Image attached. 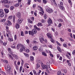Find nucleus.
Masks as SVG:
<instances>
[{
  "instance_id": "nucleus-37",
  "label": "nucleus",
  "mask_w": 75,
  "mask_h": 75,
  "mask_svg": "<svg viewBox=\"0 0 75 75\" xmlns=\"http://www.w3.org/2000/svg\"><path fill=\"white\" fill-rule=\"evenodd\" d=\"M18 45H19V47L20 48H21L22 47H23L24 46L23 45H22V44H18Z\"/></svg>"
},
{
  "instance_id": "nucleus-25",
  "label": "nucleus",
  "mask_w": 75,
  "mask_h": 75,
  "mask_svg": "<svg viewBox=\"0 0 75 75\" xmlns=\"http://www.w3.org/2000/svg\"><path fill=\"white\" fill-rule=\"evenodd\" d=\"M37 25L39 27L40 26V27H41L42 26V24L41 23H39Z\"/></svg>"
},
{
  "instance_id": "nucleus-7",
  "label": "nucleus",
  "mask_w": 75,
  "mask_h": 75,
  "mask_svg": "<svg viewBox=\"0 0 75 75\" xmlns=\"http://www.w3.org/2000/svg\"><path fill=\"white\" fill-rule=\"evenodd\" d=\"M41 66L43 69H48V67H47V65L45 64H43L42 63L41 64Z\"/></svg>"
},
{
  "instance_id": "nucleus-39",
  "label": "nucleus",
  "mask_w": 75,
  "mask_h": 75,
  "mask_svg": "<svg viewBox=\"0 0 75 75\" xmlns=\"http://www.w3.org/2000/svg\"><path fill=\"white\" fill-rule=\"evenodd\" d=\"M13 18V16H9L8 18V20H11L12 18Z\"/></svg>"
},
{
  "instance_id": "nucleus-18",
  "label": "nucleus",
  "mask_w": 75,
  "mask_h": 75,
  "mask_svg": "<svg viewBox=\"0 0 75 75\" xmlns=\"http://www.w3.org/2000/svg\"><path fill=\"white\" fill-rule=\"evenodd\" d=\"M59 7L62 10H65V8L62 6H59Z\"/></svg>"
},
{
  "instance_id": "nucleus-64",
  "label": "nucleus",
  "mask_w": 75,
  "mask_h": 75,
  "mask_svg": "<svg viewBox=\"0 0 75 75\" xmlns=\"http://www.w3.org/2000/svg\"><path fill=\"white\" fill-rule=\"evenodd\" d=\"M75 50H74L73 52H72V54L73 55H75Z\"/></svg>"
},
{
  "instance_id": "nucleus-45",
  "label": "nucleus",
  "mask_w": 75,
  "mask_h": 75,
  "mask_svg": "<svg viewBox=\"0 0 75 75\" xmlns=\"http://www.w3.org/2000/svg\"><path fill=\"white\" fill-rule=\"evenodd\" d=\"M50 57H52V58H53L54 57V55H53V54L51 53V52H50Z\"/></svg>"
},
{
  "instance_id": "nucleus-8",
  "label": "nucleus",
  "mask_w": 75,
  "mask_h": 75,
  "mask_svg": "<svg viewBox=\"0 0 75 75\" xmlns=\"http://www.w3.org/2000/svg\"><path fill=\"white\" fill-rule=\"evenodd\" d=\"M11 35V32L9 30H7L6 31V36L7 37H9V35Z\"/></svg>"
},
{
  "instance_id": "nucleus-21",
  "label": "nucleus",
  "mask_w": 75,
  "mask_h": 75,
  "mask_svg": "<svg viewBox=\"0 0 75 75\" xmlns=\"http://www.w3.org/2000/svg\"><path fill=\"white\" fill-rule=\"evenodd\" d=\"M7 69L9 70H11V67L9 65H8L7 66Z\"/></svg>"
},
{
  "instance_id": "nucleus-20",
  "label": "nucleus",
  "mask_w": 75,
  "mask_h": 75,
  "mask_svg": "<svg viewBox=\"0 0 75 75\" xmlns=\"http://www.w3.org/2000/svg\"><path fill=\"white\" fill-rule=\"evenodd\" d=\"M21 4V3H17L16 4H15L14 6L15 7H18L19 6V4Z\"/></svg>"
},
{
  "instance_id": "nucleus-58",
  "label": "nucleus",
  "mask_w": 75,
  "mask_h": 75,
  "mask_svg": "<svg viewBox=\"0 0 75 75\" xmlns=\"http://www.w3.org/2000/svg\"><path fill=\"white\" fill-rule=\"evenodd\" d=\"M39 51L41 52V51H42V49H41V48H39Z\"/></svg>"
},
{
  "instance_id": "nucleus-16",
  "label": "nucleus",
  "mask_w": 75,
  "mask_h": 75,
  "mask_svg": "<svg viewBox=\"0 0 75 75\" xmlns=\"http://www.w3.org/2000/svg\"><path fill=\"white\" fill-rule=\"evenodd\" d=\"M6 72L7 73V74H10V70H8L7 69H6Z\"/></svg>"
},
{
  "instance_id": "nucleus-56",
  "label": "nucleus",
  "mask_w": 75,
  "mask_h": 75,
  "mask_svg": "<svg viewBox=\"0 0 75 75\" xmlns=\"http://www.w3.org/2000/svg\"><path fill=\"white\" fill-rule=\"evenodd\" d=\"M21 61H22L21 64L22 65H23L24 64V61L22 59H21Z\"/></svg>"
},
{
  "instance_id": "nucleus-2",
  "label": "nucleus",
  "mask_w": 75,
  "mask_h": 75,
  "mask_svg": "<svg viewBox=\"0 0 75 75\" xmlns=\"http://www.w3.org/2000/svg\"><path fill=\"white\" fill-rule=\"evenodd\" d=\"M38 10H39L40 11H42V12H40V14H41V15H43V13H44V11L43 9H42V8L40 6H38Z\"/></svg>"
},
{
  "instance_id": "nucleus-53",
  "label": "nucleus",
  "mask_w": 75,
  "mask_h": 75,
  "mask_svg": "<svg viewBox=\"0 0 75 75\" xmlns=\"http://www.w3.org/2000/svg\"><path fill=\"white\" fill-rule=\"evenodd\" d=\"M16 69L17 70H18V67L17 65H16Z\"/></svg>"
},
{
  "instance_id": "nucleus-14",
  "label": "nucleus",
  "mask_w": 75,
  "mask_h": 75,
  "mask_svg": "<svg viewBox=\"0 0 75 75\" xmlns=\"http://www.w3.org/2000/svg\"><path fill=\"white\" fill-rule=\"evenodd\" d=\"M40 67V65L38 63H37L36 64V69H38Z\"/></svg>"
},
{
  "instance_id": "nucleus-36",
  "label": "nucleus",
  "mask_w": 75,
  "mask_h": 75,
  "mask_svg": "<svg viewBox=\"0 0 75 75\" xmlns=\"http://www.w3.org/2000/svg\"><path fill=\"white\" fill-rule=\"evenodd\" d=\"M4 6H5V7L6 8H9V7H10V6H9V5H8V4H5L4 5Z\"/></svg>"
},
{
  "instance_id": "nucleus-23",
  "label": "nucleus",
  "mask_w": 75,
  "mask_h": 75,
  "mask_svg": "<svg viewBox=\"0 0 75 75\" xmlns=\"http://www.w3.org/2000/svg\"><path fill=\"white\" fill-rule=\"evenodd\" d=\"M8 40L9 41H10V42H11L12 41H13V39L12 38H8Z\"/></svg>"
},
{
  "instance_id": "nucleus-47",
  "label": "nucleus",
  "mask_w": 75,
  "mask_h": 75,
  "mask_svg": "<svg viewBox=\"0 0 75 75\" xmlns=\"http://www.w3.org/2000/svg\"><path fill=\"white\" fill-rule=\"evenodd\" d=\"M43 3L46 4L47 3V1L46 0H43Z\"/></svg>"
},
{
  "instance_id": "nucleus-44",
  "label": "nucleus",
  "mask_w": 75,
  "mask_h": 75,
  "mask_svg": "<svg viewBox=\"0 0 75 75\" xmlns=\"http://www.w3.org/2000/svg\"><path fill=\"white\" fill-rule=\"evenodd\" d=\"M33 72L34 74L35 75H37V72H36V71H35V70H33Z\"/></svg>"
},
{
  "instance_id": "nucleus-40",
  "label": "nucleus",
  "mask_w": 75,
  "mask_h": 75,
  "mask_svg": "<svg viewBox=\"0 0 75 75\" xmlns=\"http://www.w3.org/2000/svg\"><path fill=\"white\" fill-rule=\"evenodd\" d=\"M41 72H42V71H41V70H40L38 72V73H37L38 75H40V73Z\"/></svg>"
},
{
  "instance_id": "nucleus-17",
  "label": "nucleus",
  "mask_w": 75,
  "mask_h": 75,
  "mask_svg": "<svg viewBox=\"0 0 75 75\" xmlns=\"http://www.w3.org/2000/svg\"><path fill=\"white\" fill-rule=\"evenodd\" d=\"M57 48L59 52H62V50H61V48H60V47H59V46H57Z\"/></svg>"
},
{
  "instance_id": "nucleus-59",
  "label": "nucleus",
  "mask_w": 75,
  "mask_h": 75,
  "mask_svg": "<svg viewBox=\"0 0 75 75\" xmlns=\"http://www.w3.org/2000/svg\"><path fill=\"white\" fill-rule=\"evenodd\" d=\"M48 47L49 48H52V45H49L48 46Z\"/></svg>"
},
{
  "instance_id": "nucleus-1",
  "label": "nucleus",
  "mask_w": 75,
  "mask_h": 75,
  "mask_svg": "<svg viewBox=\"0 0 75 75\" xmlns=\"http://www.w3.org/2000/svg\"><path fill=\"white\" fill-rule=\"evenodd\" d=\"M37 33V30L35 29H33L32 31H29V35H31L32 36L34 35V34H36Z\"/></svg>"
},
{
  "instance_id": "nucleus-3",
  "label": "nucleus",
  "mask_w": 75,
  "mask_h": 75,
  "mask_svg": "<svg viewBox=\"0 0 75 75\" xmlns=\"http://www.w3.org/2000/svg\"><path fill=\"white\" fill-rule=\"evenodd\" d=\"M2 3H3L4 4H7L8 3V4L9 5H11V2L9 1H8L7 0H4L2 1Z\"/></svg>"
},
{
  "instance_id": "nucleus-5",
  "label": "nucleus",
  "mask_w": 75,
  "mask_h": 75,
  "mask_svg": "<svg viewBox=\"0 0 75 75\" xmlns=\"http://www.w3.org/2000/svg\"><path fill=\"white\" fill-rule=\"evenodd\" d=\"M46 11L48 13H52V12H53V10H52V9L49 7L47 8L46 9Z\"/></svg>"
},
{
  "instance_id": "nucleus-63",
  "label": "nucleus",
  "mask_w": 75,
  "mask_h": 75,
  "mask_svg": "<svg viewBox=\"0 0 75 75\" xmlns=\"http://www.w3.org/2000/svg\"><path fill=\"white\" fill-rule=\"evenodd\" d=\"M45 20H44V19L42 20V21H41V22L42 23H44L45 22Z\"/></svg>"
},
{
  "instance_id": "nucleus-57",
  "label": "nucleus",
  "mask_w": 75,
  "mask_h": 75,
  "mask_svg": "<svg viewBox=\"0 0 75 75\" xmlns=\"http://www.w3.org/2000/svg\"><path fill=\"white\" fill-rule=\"evenodd\" d=\"M21 36H24V34L23 33V32L22 31L21 33Z\"/></svg>"
},
{
  "instance_id": "nucleus-51",
  "label": "nucleus",
  "mask_w": 75,
  "mask_h": 75,
  "mask_svg": "<svg viewBox=\"0 0 75 75\" xmlns=\"http://www.w3.org/2000/svg\"><path fill=\"white\" fill-rule=\"evenodd\" d=\"M68 1L69 3H70V5L72 4V2H71V0H69Z\"/></svg>"
},
{
  "instance_id": "nucleus-48",
  "label": "nucleus",
  "mask_w": 75,
  "mask_h": 75,
  "mask_svg": "<svg viewBox=\"0 0 75 75\" xmlns=\"http://www.w3.org/2000/svg\"><path fill=\"white\" fill-rule=\"evenodd\" d=\"M11 48H12V49H16V47L15 46H11Z\"/></svg>"
},
{
  "instance_id": "nucleus-30",
  "label": "nucleus",
  "mask_w": 75,
  "mask_h": 75,
  "mask_svg": "<svg viewBox=\"0 0 75 75\" xmlns=\"http://www.w3.org/2000/svg\"><path fill=\"white\" fill-rule=\"evenodd\" d=\"M4 10L5 13H8V12H9V11L7 9H4Z\"/></svg>"
},
{
  "instance_id": "nucleus-6",
  "label": "nucleus",
  "mask_w": 75,
  "mask_h": 75,
  "mask_svg": "<svg viewBox=\"0 0 75 75\" xmlns=\"http://www.w3.org/2000/svg\"><path fill=\"white\" fill-rule=\"evenodd\" d=\"M47 36L49 38H50L51 40H52V35L50 33H47Z\"/></svg>"
},
{
  "instance_id": "nucleus-10",
  "label": "nucleus",
  "mask_w": 75,
  "mask_h": 75,
  "mask_svg": "<svg viewBox=\"0 0 75 75\" xmlns=\"http://www.w3.org/2000/svg\"><path fill=\"white\" fill-rule=\"evenodd\" d=\"M22 21H23L22 18L19 19L17 20V22L19 23V24H21L22 23Z\"/></svg>"
},
{
  "instance_id": "nucleus-31",
  "label": "nucleus",
  "mask_w": 75,
  "mask_h": 75,
  "mask_svg": "<svg viewBox=\"0 0 75 75\" xmlns=\"http://www.w3.org/2000/svg\"><path fill=\"white\" fill-rule=\"evenodd\" d=\"M57 21H59V22H63V20L61 18H59L57 19Z\"/></svg>"
},
{
  "instance_id": "nucleus-60",
  "label": "nucleus",
  "mask_w": 75,
  "mask_h": 75,
  "mask_svg": "<svg viewBox=\"0 0 75 75\" xmlns=\"http://www.w3.org/2000/svg\"><path fill=\"white\" fill-rule=\"evenodd\" d=\"M70 36L71 37V38H73V37L72 36V33H70Z\"/></svg>"
},
{
  "instance_id": "nucleus-9",
  "label": "nucleus",
  "mask_w": 75,
  "mask_h": 75,
  "mask_svg": "<svg viewBox=\"0 0 75 75\" xmlns=\"http://www.w3.org/2000/svg\"><path fill=\"white\" fill-rule=\"evenodd\" d=\"M47 23L49 24H51L52 23V21L51 18H50L48 20Z\"/></svg>"
},
{
  "instance_id": "nucleus-34",
  "label": "nucleus",
  "mask_w": 75,
  "mask_h": 75,
  "mask_svg": "<svg viewBox=\"0 0 75 75\" xmlns=\"http://www.w3.org/2000/svg\"><path fill=\"white\" fill-rule=\"evenodd\" d=\"M23 54L26 57H29V55H28V54L24 53Z\"/></svg>"
},
{
  "instance_id": "nucleus-26",
  "label": "nucleus",
  "mask_w": 75,
  "mask_h": 75,
  "mask_svg": "<svg viewBox=\"0 0 75 75\" xmlns=\"http://www.w3.org/2000/svg\"><path fill=\"white\" fill-rule=\"evenodd\" d=\"M8 51L9 52L10 54H12V53H13V52H12V51H11V49L10 48H8Z\"/></svg>"
},
{
  "instance_id": "nucleus-41",
  "label": "nucleus",
  "mask_w": 75,
  "mask_h": 75,
  "mask_svg": "<svg viewBox=\"0 0 75 75\" xmlns=\"http://www.w3.org/2000/svg\"><path fill=\"white\" fill-rule=\"evenodd\" d=\"M15 18H16V17H15V16H14L13 17V23H15Z\"/></svg>"
},
{
  "instance_id": "nucleus-43",
  "label": "nucleus",
  "mask_w": 75,
  "mask_h": 75,
  "mask_svg": "<svg viewBox=\"0 0 75 75\" xmlns=\"http://www.w3.org/2000/svg\"><path fill=\"white\" fill-rule=\"evenodd\" d=\"M2 13H4V12H3V10L2 9H1L0 10V14Z\"/></svg>"
},
{
  "instance_id": "nucleus-12",
  "label": "nucleus",
  "mask_w": 75,
  "mask_h": 75,
  "mask_svg": "<svg viewBox=\"0 0 75 75\" xmlns=\"http://www.w3.org/2000/svg\"><path fill=\"white\" fill-rule=\"evenodd\" d=\"M24 50H25V47L24 46H22L21 47V49L20 50V52H23Z\"/></svg>"
},
{
  "instance_id": "nucleus-28",
  "label": "nucleus",
  "mask_w": 75,
  "mask_h": 75,
  "mask_svg": "<svg viewBox=\"0 0 75 75\" xmlns=\"http://www.w3.org/2000/svg\"><path fill=\"white\" fill-rule=\"evenodd\" d=\"M57 74L58 75H62V74L61 73V71H59L57 73Z\"/></svg>"
},
{
  "instance_id": "nucleus-35",
  "label": "nucleus",
  "mask_w": 75,
  "mask_h": 75,
  "mask_svg": "<svg viewBox=\"0 0 75 75\" xmlns=\"http://www.w3.org/2000/svg\"><path fill=\"white\" fill-rule=\"evenodd\" d=\"M5 21H6L5 19H2L1 20V22H3V23H4Z\"/></svg>"
},
{
  "instance_id": "nucleus-42",
  "label": "nucleus",
  "mask_w": 75,
  "mask_h": 75,
  "mask_svg": "<svg viewBox=\"0 0 75 75\" xmlns=\"http://www.w3.org/2000/svg\"><path fill=\"white\" fill-rule=\"evenodd\" d=\"M25 51L26 52H30V50L28 49H25Z\"/></svg>"
},
{
  "instance_id": "nucleus-24",
  "label": "nucleus",
  "mask_w": 75,
  "mask_h": 75,
  "mask_svg": "<svg viewBox=\"0 0 75 75\" xmlns=\"http://www.w3.org/2000/svg\"><path fill=\"white\" fill-rule=\"evenodd\" d=\"M4 16V13H0V17L1 18H3Z\"/></svg>"
},
{
  "instance_id": "nucleus-33",
  "label": "nucleus",
  "mask_w": 75,
  "mask_h": 75,
  "mask_svg": "<svg viewBox=\"0 0 75 75\" xmlns=\"http://www.w3.org/2000/svg\"><path fill=\"white\" fill-rule=\"evenodd\" d=\"M42 54L44 56H47V54L45 52H42Z\"/></svg>"
},
{
  "instance_id": "nucleus-19",
  "label": "nucleus",
  "mask_w": 75,
  "mask_h": 75,
  "mask_svg": "<svg viewBox=\"0 0 75 75\" xmlns=\"http://www.w3.org/2000/svg\"><path fill=\"white\" fill-rule=\"evenodd\" d=\"M27 20L31 24H33V21L31 20H30V18H28Z\"/></svg>"
},
{
  "instance_id": "nucleus-55",
  "label": "nucleus",
  "mask_w": 75,
  "mask_h": 75,
  "mask_svg": "<svg viewBox=\"0 0 75 75\" xmlns=\"http://www.w3.org/2000/svg\"><path fill=\"white\" fill-rule=\"evenodd\" d=\"M7 42H4V43H3V44L4 45V46H6V45H7Z\"/></svg>"
},
{
  "instance_id": "nucleus-61",
  "label": "nucleus",
  "mask_w": 75,
  "mask_h": 75,
  "mask_svg": "<svg viewBox=\"0 0 75 75\" xmlns=\"http://www.w3.org/2000/svg\"><path fill=\"white\" fill-rule=\"evenodd\" d=\"M61 26H62V24L61 23H60L58 25L59 27H61Z\"/></svg>"
},
{
  "instance_id": "nucleus-29",
  "label": "nucleus",
  "mask_w": 75,
  "mask_h": 75,
  "mask_svg": "<svg viewBox=\"0 0 75 75\" xmlns=\"http://www.w3.org/2000/svg\"><path fill=\"white\" fill-rule=\"evenodd\" d=\"M30 60H31L32 61H34V57L33 56H31L30 57Z\"/></svg>"
},
{
  "instance_id": "nucleus-54",
  "label": "nucleus",
  "mask_w": 75,
  "mask_h": 75,
  "mask_svg": "<svg viewBox=\"0 0 75 75\" xmlns=\"http://www.w3.org/2000/svg\"><path fill=\"white\" fill-rule=\"evenodd\" d=\"M60 6H59H59H63V3L62 2H61L60 3Z\"/></svg>"
},
{
  "instance_id": "nucleus-4",
  "label": "nucleus",
  "mask_w": 75,
  "mask_h": 75,
  "mask_svg": "<svg viewBox=\"0 0 75 75\" xmlns=\"http://www.w3.org/2000/svg\"><path fill=\"white\" fill-rule=\"evenodd\" d=\"M40 41L41 42V43H42V42H45L46 43L47 42V40L45 39L44 40V38H40Z\"/></svg>"
},
{
  "instance_id": "nucleus-22",
  "label": "nucleus",
  "mask_w": 75,
  "mask_h": 75,
  "mask_svg": "<svg viewBox=\"0 0 75 75\" xmlns=\"http://www.w3.org/2000/svg\"><path fill=\"white\" fill-rule=\"evenodd\" d=\"M16 28L18 29V28H19L20 26H19V24L18 23H16Z\"/></svg>"
},
{
  "instance_id": "nucleus-50",
  "label": "nucleus",
  "mask_w": 75,
  "mask_h": 75,
  "mask_svg": "<svg viewBox=\"0 0 75 75\" xmlns=\"http://www.w3.org/2000/svg\"><path fill=\"white\" fill-rule=\"evenodd\" d=\"M44 18L45 19H47V15H46V14H45Z\"/></svg>"
},
{
  "instance_id": "nucleus-11",
  "label": "nucleus",
  "mask_w": 75,
  "mask_h": 75,
  "mask_svg": "<svg viewBox=\"0 0 75 75\" xmlns=\"http://www.w3.org/2000/svg\"><path fill=\"white\" fill-rule=\"evenodd\" d=\"M12 55L13 57L16 58V59H18V58H19L18 56L16 54H12Z\"/></svg>"
},
{
  "instance_id": "nucleus-13",
  "label": "nucleus",
  "mask_w": 75,
  "mask_h": 75,
  "mask_svg": "<svg viewBox=\"0 0 75 75\" xmlns=\"http://www.w3.org/2000/svg\"><path fill=\"white\" fill-rule=\"evenodd\" d=\"M16 16L18 18H20L21 17V13L20 12L17 13Z\"/></svg>"
},
{
  "instance_id": "nucleus-52",
  "label": "nucleus",
  "mask_w": 75,
  "mask_h": 75,
  "mask_svg": "<svg viewBox=\"0 0 75 75\" xmlns=\"http://www.w3.org/2000/svg\"><path fill=\"white\" fill-rule=\"evenodd\" d=\"M1 74H3V75H6V73H5V72L3 71H1Z\"/></svg>"
},
{
  "instance_id": "nucleus-46",
  "label": "nucleus",
  "mask_w": 75,
  "mask_h": 75,
  "mask_svg": "<svg viewBox=\"0 0 75 75\" xmlns=\"http://www.w3.org/2000/svg\"><path fill=\"white\" fill-rule=\"evenodd\" d=\"M31 3V0H28V4H29L30 5Z\"/></svg>"
},
{
  "instance_id": "nucleus-62",
  "label": "nucleus",
  "mask_w": 75,
  "mask_h": 75,
  "mask_svg": "<svg viewBox=\"0 0 75 75\" xmlns=\"http://www.w3.org/2000/svg\"><path fill=\"white\" fill-rule=\"evenodd\" d=\"M64 73H67V70L66 69H65L64 70Z\"/></svg>"
},
{
  "instance_id": "nucleus-49",
  "label": "nucleus",
  "mask_w": 75,
  "mask_h": 75,
  "mask_svg": "<svg viewBox=\"0 0 75 75\" xmlns=\"http://www.w3.org/2000/svg\"><path fill=\"white\" fill-rule=\"evenodd\" d=\"M7 22L9 25H11V22H10V21H8Z\"/></svg>"
},
{
  "instance_id": "nucleus-15",
  "label": "nucleus",
  "mask_w": 75,
  "mask_h": 75,
  "mask_svg": "<svg viewBox=\"0 0 75 75\" xmlns=\"http://www.w3.org/2000/svg\"><path fill=\"white\" fill-rule=\"evenodd\" d=\"M53 2L55 6V7H58V5L55 2V0H53Z\"/></svg>"
},
{
  "instance_id": "nucleus-32",
  "label": "nucleus",
  "mask_w": 75,
  "mask_h": 75,
  "mask_svg": "<svg viewBox=\"0 0 75 75\" xmlns=\"http://www.w3.org/2000/svg\"><path fill=\"white\" fill-rule=\"evenodd\" d=\"M38 49V47L37 46H34L33 47L34 50H37Z\"/></svg>"
},
{
  "instance_id": "nucleus-27",
  "label": "nucleus",
  "mask_w": 75,
  "mask_h": 75,
  "mask_svg": "<svg viewBox=\"0 0 75 75\" xmlns=\"http://www.w3.org/2000/svg\"><path fill=\"white\" fill-rule=\"evenodd\" d=\"M8 56L10 57V58H11V59H13V57H12V56L11 55H10V54H8Z\"/></svg>"
},
{
  "instance_id": "nucleus-38",
  "label": "nucleus",
  "mask_w": 75,
  "mask_h": 75,
  "mask_svg": "<svg viewBox=\"0 0 75 75\" xmlns=\"http://www.w3.org/2000/svg\"><path fill=\"white\" fill-rule=\"evenodd\" d=\"M10 10H14V7L13 6H11Z\"/></svg>"
}]
</instances>
